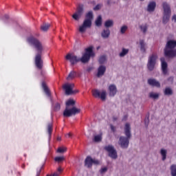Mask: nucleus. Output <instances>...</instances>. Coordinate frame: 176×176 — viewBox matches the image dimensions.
<instances>
[{
  "label": "nucleus",
  "mask_w": 176,
  "mask_h": 176,
  "mask_svg": "<svg viewBox=\"0 0 176 176\" xmlns=\"http://www.w3.org/2000/svg\"><path fill=\"white\" fill-rule=\"evenodd\" d=\"M93 96L97 98V97H100L102 101H105L107 100V91L102 90L101 93L98 89H96L93 91Z\"/></svg>",
  "instance_id": "obj_13"
},
{
  "label": "nucleus",
  "mask_w": 176,
  "mask_h": 176,
  "mask_svg": "<svg viewBox=\"0 0 176 176\" xmlns=\"http://www.w3.org/2000/svg\"><path fill=\"white\" fill-rule=\"evenodd\" d=\"M110 129H111V131H113V133H115V131H116V127H115L112 124H110Z\"/></svg>",
  "instance_id": "obj_43"
},
{
  "label": "nucleus",
  "mask_w": 176,
  "mask_h": 176,
  "mask_svg": "<svg viewBox=\"0 0 176 176\" xmlns=\"http://www.w3.org/2000/svg\"><path fill=\"white\" fill-rule=\"evenodd\" d=\"M160 61L163 75H168V65L167 64V62H166V58L162 57L160 58Z\"/></svg>",
  "instance_id": "obj_14"
},
{
  "label": "nucleus",
  "mask_w": 176,
  "mask_h": 176,
  "mask_svg": "<svg viewBox=\"0 0 176 176\" xmlns=\"http://www.w3.org/2000/svg\"><path fill=\"white\" fill-rule=\"evenodd\" d=\"M47 176H60V173H54L53 175H47Z\"/></svg>",
  "instance_id": "obj_47"
},
{
  "label": "nucleus",
  "mask_w": 176,
  "mask_h": 176,
  "mask_svg": "<svg viewBox=\"0 0 176 176\" xmlns=\"http://www.w3.org/2000/svg\"><path fill=\"white\" fill-rule=\"evenodd\" d=\"M140 28L142 32H143V34H146V31H148V25L147 24L141 25L140 26Z\"/></svg>",
  "instance_id": "obj_33"
},
{
  "label": "nucleus",
  "mask_w": 176,
  "mask_h": 176,
  "mask_svg": "<svg viewBox=\"0 0 176 176\" xmlns=\"http://www.w3.org/2000/svg\"><path fill=\"white\" fill-rule=\"evenodd\" d=\"M144 124L146 127H148V125L149 124V116L144 119Z\"/></svg>",
  "instance_id": "obj_41"
},
{
  "label": "nucleus",
  "mask_w": 176,
  "mask_h": 176,
  "mask_svg": "<svg viewBox=\"0 0 176 176\" xmlns=\"http://www.w3.org/2000/svg\"><path fill=\"white\" fill-rule=\"evenodd\" d=\"M27 41L28 42V43H30V45H32V46H34L38 53H41L43 50V46L42 45V43H41V41H39V40H38L34 36H31L28 38Z\"/></svg>",
  "instance_id": "obj_7"
},
{
  "label": "nucleus",
  "mask_w": 176,
  "mask_h": 176,
  "mask_svg": "<svg viewBox=\"0 0 176 176\" xmlns=\"http://www.w3.org/2000/svg\"><path fill=\"white\" fill-rule=\"evenodd\" d=\"M109 96V97H115L116 93H118V88L115 84H111L109 86L108 88Z\"/></svg>",
  "instance_id": "obj_16"
},
{
  "label": "nucleus",
  "mask_w": 176,
  "mask_h": 176,
  "mask_svg": "<svg viewBox=\"0 0 176 176\" xmlns=\"http://www.w3.org/2000/svg\"><path fill=\"white\" fill-rule=\"evenodd\" d=\"M78 91L79 90L78 89H75V90L72 89V94H76Z\"/></svg>",
  "instance_id": "obj_45"
},
{
  "label": "nucleus",
  "mask_w": 176,
  "mask_h": 176,
  "mask_svg": "<svg viewBox=\"0 0 176 176\" xmlns=\"http://www.w3.org/2000/svg\"><path fill=\"white\" fill-rule=\"evenodd\" d=\"M157 54L153 53L151 55L148 56V63H147V69L150 72H152L153 69H155V67H156V63L157 61Z\"/></svg>",
  "instance_id": "obj_8"
},
{
  "label": "nucleus",
  "mask_w": 176,
  "mask_h": 176,
  "mask_svg": "<svg viewBox=\"0 0 176 176\" xmlns=\"http://www.w3.org/2000/svg\"><path fill=\"white\" fill-rule=\"evenodd\" d=\"M129 54V49L122 48V52L120 53V57H124V56Z\"/></svg>",
  "instance_id": "obj_31"
},
{
  "label": "nucleus",
  "mask_w": 176,
  "mask_h": 176,
  "mask_svg": "<svg viewBox=\"0 0 176 176\" xmlns=\"http://www.w3.org/2000/svg\"><path fill=\"white\" fill-rule=\"evenodd\" d=\"M47 131H48V133L50 135H52V131H53V124H48L47 125Z\"/></svg>",
  "instance_id": "obj_35"
},
{
  "label": "nucleus",
  "mask_w": 176,
  "mask_h": 176,
  "mask_svg": "<svg viewBox=\"0 0 176 176\" xmlns=\"http://www.w3.org/2000/svg\"><path fill=\"white\" fill-rule=\"evenodd\" d=\"M75 104H76V102L74 99H69L66 102V107L63 111L65 118H71L72 116H75L76 113H80V109L76 108Z\"/></svg>",
  "instance_id": "obj_3"
},
{
  "label": "nucleus",
  "mask_w": 176,
  "mask_h": 176,
  "mask_svg": "<svg viewBox=\"0 0 176 176\" xmlns=\"http://www.w3.org/2000/svg\"><path fill=\"white\" fill-rule=\"evenodd\" d=\"M107 5H111V0H107Z\"/></svg>",
  "instance_id": "obj_54"
},
{
  "label": "nucleus",
  "mask_w": 176,
  "mask_h": 176,
  "mask_svg": "<svg viewBox=\"0 0 176 176\" xmlns=\"http://www.w3.org/2000/svg\"><path fill=\"white\" fill-rule=\"evenodd\" d=\"M159 96V94H156L155 92H150L148 94V97L153 100H158Z\"/></svg>",
  "instance_id": "obj_27"
},
{
  "label": "nucleus",
  "mask_w": 176,
  "mask_h": 176,
  "mask_svg": "<svg viewBox=\"0 0 176 176\" xmlns=\"http://www.w3.org/2000/svg\"><path fill=\"white\" fill-rule=\"evenodd\" d=\"M107 171H108L107 168H102L100 169L101 174H104V173H107Z\"/></svg>",
  "instance_id": "obj_42"
},
{
  "label": "nucleus",
  "mask_w": 176,
  "mask_h": 176,
  "mask_svg": "<svg viewBox=\"0 0 176 176\" xmlns=\"http://www.w3.org/2000/svg\"><path fill=\"white\" fill-rule=\"evenodd\" d=\"M40 175H41V169L38 171H37L36 176H39Z\"/></svg>",
  "instance_id": "obj_52"
},
{
  "label": "nucleus",
  "mask_w": 176,
  "mask_h": 176,
  "mask_svg": "<svg viewBox=\"0 0 176 176\" xmlns=\"http://www.w3.org/2000/svg\"><path fill=\"white\" fill-rule=\"evenodd\" d=\"M94 56L95 54L93 52V47H89L85 49V52L82 54L81 58H78L76 55L72 53L67 54L65 58L67 61H69L71 65H74L80 61L83 64H86L88 61H90V57H94Z\"/></svg>",
  "instance_id": "obj_1"
},
{
  "label": "nucleus",
  "mask_w": 176,
  "mask_h": 176,
  "mask_svg": "<svg viewBox=\"0 0 176 176\" xmlns=\"http://www.w3.org/2000/svg\"><path fill=\"white\" fill-rule=\"evenodd\" d=\"M65 160L64 157H56L54 158L55 162H63V160Z\"/></svg>",
  "instance_id": "obj_39"
},
{
  "label": "nucleus",
  "mask_w": 176,
  "mask_h": 176,
  "mask_svg": "<svg viewBox=\"0 0 176 176\" xmlns=\"http://www.w3.org/2000/svg\"><path fill=\"white\" fill-rule=\"evenodd\" d=\"M162 8L164 10L162 23L167 24L170 21V17H171V7L168 3L164 1L162 3Z\"/></svg>",
  "instance_id": "obj_6"
},
{
  "label": "nucleus",
  "mask_w": 176,
  "mask_h": 176,
  "mask_svg": "<svg viewBox=\"0 0 176 176\" xmlns=\"http://www.w3.org/2000/svg\"><path fill=\"white\" fill-rule=\"evenodd\" d=\"M58 171L59 173H61V171H63V169L61 168V167H59V168H58Z\"/></svg>",
  "instance_id": "obj_53"
},
{
  "label": "nucleus",
  "mask_w": 176,
  "mask_h": 176,
  "mask_svg": "<svg viewBox=\"0 0 176 176\" xmlns=\"http://www.w3.org/2000/svg\"><path fill=\"white\" fill-rule=\"evenodd\" d=\"M67 135H68V137H72V133H68Z\"/></svg>",
  "instance_id": "obj_56"
},
{
  "label": "nucleus",
  "mask_w": 176,
  "mask_h": 176,
  "mask_svg": "<svg viewBox=\"0 0 176 176\" xmlns=\"http://www.w3.org/2000/svg\"><path fill=\"white\" fill-rule=\"evenodd\" d=\"M119 119V117L118 116H113V122H116Z\"/></svg>",
  "instance_id": "obj_46"
},
{
  "label": "nucleus",
  "mask_w": 176,
  "mask_h": 176,
  "mask_svg": "<svg viewBox=\"0 0 176 176\" xmlns=\"http://www.w3.org/2000/svg\"><path fill=\"white\" fill-rule=\"evenodd\" d=\"M140 45L142 53H146V43L144 40H140Z\"/></svg>",
  "instance_id": "obj_21"
},
{
  "label": "nucleus",
  "mask_w": 176,
  "mask_h": 176,
  "mask_svg": "<svg viewBox=\"0 0 176 176\" xmlns=\"http://www.w3.org/2000/svg\"><path fill=\"white\" fill-rule=\"evenodd\" d=\"M4 19H5L6 20H9V19H10V17L9 16V15L6 14V15H4Z\"/></svg>",
  "instance_id": "obj_49"
},
{
  "label": "nucleus",
  "mask_w": 176,
  "mask_h": 176,
  "mask_svg": "<svg viewBox=\"0 0 176 176\" xmlns=\"http://www.w3.org/2000/svg\"><path fill=\"white\" fill-rule=\"evenodd\" d=\"M104 27L106 28H111V27H113V20H107L104 23Z\"/></svg>",
  "instance_id": "obj_26"
},
{
  "label": "nucleus",
  "mask_w": 176,
  "mask_h": 176,
  "mask_svg": "<svg viewBox=\"0 0 176 176\" xmlns=\"http://www.w3.org/2000/svg\"><path fill=\"white\" fill-rule=\"evenodd\" d=\"M172 20H174L175 22H176V15L174 14L172 17Z\"/></svg>",
  "instance_id": "obj_50"
},
{
  "label": "nucleus",
  "mask_w": 176,
  "mask_h": 176,
  "mask_svg": "<svg viewBox=\"0 0 176 176\" xmlns=\"http://www.w3.org/2000/svg\"><path fill=\"white\" fill-rule=\"evenodd\" d=\"M105 71H107V67L104 65L99 66L98 68V73L96 74L97 78H101V76H104Z\"/></svg>",
  "instance_id": "obj_17"
},
{
  "label": "nucleus",
  "mask_w": 176,
  "mask_h": 176,
  "mask_svg": "<svg viewBox=\"0 0 176 176\" xmlns=\"http://www.w3.org/2000/svg\"><path fill=\"white\" fill-rule=\"evenodd\" d=\"M87 71H88V72H90V71H91V69L89 68V69H87Z\"/></svg>",
  "instance_id": "obj_57"
},
{
  "label": "nucleus",
  "mask_w": 176,
  "mask_h": 176,
  "mask_svg": "<svg viewBox=\"0 0 176 176\" xmlns=\"http://www.w3.org/2000/svg\"><path fill=\"white\" fill-rule=\"evenodd\" d=\"M168 82H170L171 83H173V82H174V77H169L168 78Z\"/></svg>",
  "instance_id": "obj_44"
},
{
  "label": "nucleus",
  "mask_w": 176,
  "mask_h": 176,
  "mask_svg": "<svg viewBox=\"0 0 176 176\" xmlns=\"http://www.w3.org/2000/svg\"><path fill=\"white\" fill-rule=\"evenodd\" d=\"M156 9V2L155 1H151L149 2L148 6H147V12H155V10Z\"/></svg>",
  "instance_id": "obj_20"
},
{
  "label": "nucleus",
  "mask_w": 176,
  "mask_h": 176,
  "mask_svg": "<svg viewBox=\"0 0 176 176\" xmlns=\"http://www.w3.org/2000/svg\"><path fill=\"white\" fill-rule=\"evenodd\" d=\"M42 87L46 96H47V97H50V96H52V94H50V90H49V87H47V85H46V83L45 82H42Z\"/></svg>",
  "instance_id": "obj_22"
},
{
  "label": "nucleus",
  "mask_w": 176,
  "mask_h": 176,
  "mask_svg": "<svg viewBox=\"0 0 176 176\" xmlns=\"http://www.w3.org/2000/svg\"><path fill=\"white\" fill-rule=\"evenodd\" d=\"M58 153H64V152H67V148L64 147V148H61L59 147L57 150Z\"/></svg>",
  "instance_id": "obj_38"
},
{
  "label": "nucleus",
  "mask_w": 176,
  "mask_h": 176,
  "mask_svg": "<svg viewBox=\"0 0 176 176\" xmlns=\"http://www.w3.org/2000/svg\"><path fill=\"white\" fill-rule=\"evenodd\" d=\"M110 35L111 30H109V29L108 28L104 29L101 32V36L103 39H108Z\"/></svg>",
  "instance_id": "obj_19"
},
{
  "label": "nucleus",
  "mask_w": 176,
  "mask_h": 176,
  "mask_svg": "<svg viewBox=\"0 0 176 176\" xmlns=\"http://www.w3.org/2000/svg\"><path fill=\"white\" fill-rule=\"evenodd\" d=\"M85 13V10L83 9V5H80L76 9V11L72 16V19L76 21H79Z\"/></svg>",
  "instance_id": "obj_9"
},
{
  "label": "nucleus",
  "mask_w": 176,
  "mask_h": 176,
  "mask_svg": "<svg viewBox=\"0 0 176 176\" xmlns=\"http://www.w3.org/2000/svg\"><path fill=\"white\" fill-rule=\"evenodd\" d=\"M164 94V96H173V91L171 88L166 87V88H165Z\"/></svg>",
  "instance_id": "obj_25"
},
{
  "label": "nucleus",
  "mask_w": 176,
  "mask_h": 176,
  "mask_svg": "<svg viewBox=\"0 0 176 176\" xmlns=\"http://www.w3.org/2000/svg\"><path fill=\"white\" fill-rule=\"evenodd\" d=\"M161 155L162 156V160L164 161L167 157V150L162 148L160 151Z\"/></svg>",
  "instance_id": "obj_30"
},
{
  "label": "nucleus",
  "mask_w": 176,
  "mask_h": 176,
  "mask_svg": "<svg viewBox=\"0 0 176 176\" xmlns=\"http://www.w3.org/2000/svg\"><path fill=\"white\" fill-rule=\"evenodd\" d=\"M102 140V135L101 134L95 135L94 138V142H101Z\"/></svg>",
  "instance_id": "obj_32"
},
{
  "label": "nucleus",
  "mask_w": 176,
  "mask_h": 176,
  "mask_svg": "<svg viewBox=\"0 0 176 176\" xmlns=\"http://www.w3.org/2000/svg\"><path fill=\"white\" fill-rule=\"evenodd\" d=\"M93 164H100V162L96 159L91 158L90 156H87L85 160V166L87 168H91Z\"/></svg>",
  "instance_id": "obj_11"
},
{
  "label": "nucleus",
  "mask_w": 176,
  "mask_h": 176,
  "mask_svg": "<svg viewBox=\"0 0 176 176\" xmlns=\"http://www.w3.org/2000/svg\"><path fill=\"white\" fill-rule=\"evenodd\" d=\"M40 34L39 33H35L34 34V36H36L37 38L38 37V36H40Z\"/></svg>",
  "instance_id": "obj_51"
},
{
  "label": "nucleus",
  "mask_w": 176,
  "mask_h": 176,
  "mask_svg": "<svg viewBox=\"0 0 176 176\" xmlns=\"http://www.w3.org/2000/svg\"><path fill=\"white\" fill-rule=\"evenodd\" d=\"M95 24L96 27H101V25H102V17L101 16V15H99L98 16V18L95 21Z\"/></svg>",
  "instance_id": "obj_24"
},
{
  "label": "nucleus",
  "mask_w": 176,
  "mask_h": 176,
  "mask_svg": "<svg viewBox=\"0 0 176 176\" xmlns=\"http://www.w3.org/2000/svg\"><path fill=\"white\" fill-rule=\"evenodd\" d=\"M105 61H107V58L105 56H102L99 58V63L100 64H105Z\"/></svg>",
  "instance_id": "obj_36"
},
{
  "label": "nucleus",
  "mask_w": 176,
  "mask_h": 176,
  "mask_svg": "<svg viewBox=\"0 0 176 176\" xmlns=\"http://www.w3.org/2000/svg\"><path fill=\"white\" fill-rule=\"evenodd\" d=\"M104 150L107 151V152H109V157H111V159H118V152L116 151V149H115V147L112 145L106 146L104 147Z\"/></svg>",
  "instance_id": "obj_10"
},
{
  "label": "nucleus",
  "mask_w": 176,
  "mask_h": 176,
  "mask_svg": "<svg viewBox=\"0 0 176 176\" xmlns=\"http://www.w3.org/2000/svg\"><path fill=\"white\" fill-rule=\"evenodd\" d=\"M171 176H176V164H172L170 167Z\"/></svg>",
  "instance_id": "obj_28"
},
{
  "label": "nucleus",
  "mask_w": 176,
  "mask_h": 176,
  "mask_svg": "<svg viewBox=\"0 0 176 176\" xmlns=\"http://www.w3.org/2000/svg\"><path fill=\"white\" fill-rule=\"evenodd\" d=\"M74 87H75V84L74 83H65L63 85V89L65 90L66 96H72Z\"/></svg>",
  "instance_id": "obj_12"
},
{
  "label": "nucleus",
  "mask_w": 176,
  "mask_h": 176,
  "mask_svg": "<svg viewBox=\"0 0 176 176\" xmlns=\"http://www.w3.org/2000/svg\"><path fill=\"white\" fill-rule=\"evenodd\" d=\"M35 65L38 69L43 68V60H42V56L40 53L37 54L35 57Z\"/></svg>",
  "instance_id": "obj_15"
},
{
  "label": "nucleus",
  "mask_w": 176,
  "mask_h": 176,
  "mask_svg": "<svg viewBox=\"0 0 176 176\" xmlns=\"http://www.w3.org/2000/svg\"><path fill=\"white\" fill-rule=\"evenodd\" d=\"M102 8V4H98L94 8V10H100Z\"/></svg>",
  "instance_id": "obj_40"
},
{
  "label": "nucleus",
  "mask_w": 176,
  "mask_h": 176,
  "mask_svg": "<svg viewBox=\"0 0 176 176\" xmlns=\"http://www.w3.org/2000/svg\"><path fill=\"white\" fill-rule=\"evenodd\" d=\"M124 133L125 136H120L118 140V145L122 149H127L129 148V145L130 144V140H131V126L129 123L125 124V126L124 129Z\"/></svg>",
  "instance_id": "obj_2"
},
{
  "label": "nucleus",
  "mask_w": 176,
  "mask_h": 176,
  "mask_svg": "<svg viewBox=\"0 0 176 176\" xmlns=\"http://www.w3.org/2000/svg\"><path fill=\"white\" fill-rule=\"evenodd\" d=\"M57 140H58V141H61V137H58V138H57Z\"/></svg>",
  "instance_id": "obj_55"
},
{
  "label": "nucleus",
  "mask_w": 176,
  "mask_h": 176,
  "mask_svg": "<svg viewBox=\"0 0 176 176\" xmlns=\"http://www.w3.org/2000/svg\"><path fill=\"white\" fill-rule=\"evenodd\" d=\"M128 28H129L127 27V25H124L121 27L120 32L123 34L127 31Z\"/></svg>",
  "instance_id": "obj_34"
},
{
  "label": "nucleus",
  "mask_w": 176,
  "mask_h": 176,
  "mask_svg": "<svg viewBox=\"0 0 176 176\" xmlns=\"http://www.w3.org/2000/svg\"><path fill=\"white\" fill-rule=\"evenodd\" d=\"M49 28H50V23H44L40 27L41 31H43V32H47V31H49Z\"/></svg>",
  "instance_id": "obj_23"
},
{
  "label": "nucleus",
  "mask_w": 176,
  "mask_h": 176,
  "mask_svg": "<svg viewBox=\"0 0 176 176\" xmlns=\"http://www.w3.org/2000/svg\"><path fill=\"white\" fill-rule=\"evenodd\" d=\"M76 76V72L72 71L69 73L68 76L67 77V80H71V79H74Z\"/></svg>",
  "instance_id": "obj_29"
},
{
  "label": "nucleus",
  "mask_w": 176,
  "mask_h": 176,
  "mask_svg": "<svg viewBox=\"0 0 176 176\" xmlns=\"http://www.w3.org/2000/svg\"><path fill=\"white\" fill-rule=\"evenodd\" d=\"M93 11H89L86 15L82 24L79 26L78 31L80 34H85L87 28H91V21H93Z\"/></svg>",
  "instance_id": "obj_5"
},
{
  "label": "nucleus",
  "mask_w": 176,
  "mask_h": 176,
  "mask_svg": "<svg viewBox=\"0 0 176 176\" xmlns=\"http://www.w3.org/2000/svg\"><path fill=\"white\" fill-rule=\"evenodd\" d=\"M140 1H144V0H140Z\"/></svg>",
  "instance_id": "obj_58"
},
{
  "label": "nucleus",
  "mask_w": 176,
  "mask_h": 176,
  "mask_svg": "<svg viewBox=\"0 0 176 176\" xmlns=\"http://www.w3.org/2000/svg\"><path fill=\"white\" fill-rule=\"evenodd\" d=\"M60 108H61V105L60 104V103L57 102L55 104L54 107V111H55V112H57L60 109Z\"/></svg>",
  "instance_id": "obj_37"
},
{
  "label": "nucleus",
  "mask_w": 176,
  "mask_h": 176,
  "mask_svg": "<svg viewBox=\"0 0 176 176\" xmlns=\"http://www.w3.org/2000/svg\"><path fill=\"white\" fill-rule=\"evenodd\" d=\"M147 82L150 86H153L154 87H160V82L156 80L155 78H149Z\"/></svg>",
  "instance_id": "obj_18"
},
{
  "label": "nucleus",
  "mask_w": 176,
  "mask_h": 176,
  "mask_svg": "<svg viewBox=\"0 0 176 176\" xmlns=\"http://www.w3.org/2000/svg\"><path fill=\"white\" fill-rule=\"evenodd\" d=\"M176 41L169 40L167 41L164 49V54L167 58H175L176 57Z\"/></svg>",
  "instance_id": "obj_4"
},
{
  "label": "nucleus",
  "mask_w": 176,
  "mask_h": 176,
  "mask_svg": "<svg viewBox=\"0 0 176 176\" xmlns=\"http://www.w3.org/2000/svg\"><path fill=\"white\" fill-rule=\"evenodd\" d=\"M127 118H129V116H127V115L124 116V117H123V118H122V121H126V120H127Z\"/></svg>",
  "instance_id": "obj_48"
}]
</instances>
